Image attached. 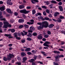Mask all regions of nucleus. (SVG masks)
I'll return each instance as SVG.
<instances>
[{
	"label": "nucleus",
	"instance_id": "1",
	"mask_svg": "<svg viewBox=\"0 0 65 65\" xmlns=\"http://www.w3.org/2000/svg\"><path fill=\"white\" fill-rule=\"evenodd\" d=\"M4 23V25L3 27V28H7L8 27L9 28L11 27V25L10 24H9V23L8 22H5Z\"/></svg>",
	"mask_w": 65,
	"mask_h": 65
},
{
	"label": "nucleus",
	"instance_id": "2",
	"mask_svg": "<svg viewBox=\"0 0 65 65\" xmlns=\"http://www.w3.org/2000/svg\"><path fill=\"white\" fill-rule=\"evenodd\" d=\"M30 12L29 11H26V9H24L21 10L20 11V12L21 13H24V14H27Z\"/></svg>",
	"mask_w": 65,
	"mask_h": 65
},
{
	"label": "nucleus",
	"instance_id": "3",
	"mask_svg": "<svg viewBox=\"0 0 65 65\" xmlns=\"http://www.w3.org/2000/svg\"><path fill=\"white\" fill-rule=\"evenodd\" d=\"M42 24L43 25V26L44 28H47L48 27V24L47 22L46 21L42 23Z\"/></svg>",
	"mask_w": 65,
	"mask_h": 65
},
{
	"label": "nucleus",
	"instance_id": "4",
	"mask_svg": "<svg viewBox=\"0 0 65 65\" xmlns=\"http://www.w3.org/2000/svg\"><path fill=\"white\" fill-rule=\"evenodd\" d=\"M14 56V55L13 54H9L7 55V58L8 60H10V58H12Z\"/></svg>",
	"mask_w": 65,
	"mask_h": 65
},
{
	"label": "nucleus",
	"instance_id": "5",
	"mask_svg": "<svg viewBox=\"0 0 65 65\" xmlns=\"http://www.w3.org/2000/svg\"><path fill=\"white\" fill-rule=\"evenodd\" d=\"M51 44L50 42L48 41H46V42H45L43 44V45L45 46H46L47 47H49L50 46L48 44Z\"/></svg>",
	"mask_w": 65,
	"mask_h": 65
},
{
	"label": "nucleus",
	"instance_id": "6",
	"mask_svg": "<svg viewBox=\"0 0 65 65\" xmlns=\"http://www.w3.org/2000/svg\"><path fill=\"white\" fill-rule=\"evenodd\" d=\"M11 0H8L7 1V4L9 5H12V3L11 2Z\"/></svg>",
	"mask_w": 65,
	"mask_h": 65
},
{
	"label": "nucleus",
	"instance_id": "7",
	"mask_svg": "<svg viewBox=\"0 0 65 65\" xmlns=\"http://www.w3.org/2000/svg\"><path fill=\"white\" fill-rule=\"evenodd\" d=\"M5 36H7V37H8L9 38H13V37L11 36V35L10 34H5Z\"/></svg>",
	"mask_w": 65,
	"mask_h": 65
},
{
	"label": "nucleus",
	"instance_id": "8",
	"mask_svg": "<svg viewBox=\"0 0 65 65\" xmlns=\"http://www.w3.org/2000/svg\"><path fill=\"white\" fill-rule=\"evenodd\" d=\"M42 35L41 34H39L38 37V39H42Z\"/></svg>",
	"mask_w": 65,
	"mask_h": 65
},
{
	"label": "nucleus",
	"instance_id": "9",
	"mask_svg": "<svg viewBox=\"0 0 65 65\" xmlns=\"http://www.w3.org/2000/svg\"><path fill=\"white\" fill-rule=\"evenodd\" d=\"M55 60L56 61H59V60L58 59L59 57V55L57 56H56L55 57Z\"/></svg>",
	"mask_w": 65,
	"mask_h": 65
},
{
	"label": "nucleus",
	"instance_id": "10",
	"mask_svg": "<svg viewBox=\"0 0 65 65\" xmlns=\"http://www.w3.org/2000/svg\"><path fill=\"white\" fill-rule=\"evenodd\" d=\"M18 22L20 23H24V20L22 19H20L19 20Z\"/></svg>",
	"mask_w": 65,
	"mask_h": 65
},
{
	"label": "nucleus",
	"instance_id": "11",
	"mask_svg": "<svg viewBox=\"0 0 65 65\" xmlns=\"http://www.w3.org/2000/svg\"><path fill=\"white\" fill-rule=\"evenodd\" d=\"M35 29V28L34 27L32 26H31L30 28V30L34 31Z\"/></svg>",
	"mask_w": 65,
	"mask_h": 65
},
{
	"label": "nucleus",
	"instance_id": "12",
	"mask_svg": "<svg viewBox=\"0 0 65 65\" xmlns=\"http://www.w3.org/2000/svg\"><path fill=\"white\" fill-rule=\"evenodd\" d=\"M59 8L60 10V11H63V9L62 7L60 6L59 7Z\"/></svg>",
	"mask_w": 65,
	"mask_h": 65
},
{
	"label": "nucleus",
	"instance_id": "13",
	"mask_svg": "<svg viewBox=\"0 0 65 65\" xmlns=\"http://www.w3.org/2000/svg\"><path fill=\"white\" fill-rule=\"evenodd\" d=\"M6 10L7 12H8V13H12V12H11V10H10V9H6Z\"/></svg>",
	"mask_w": 65,
	"mask_h": 65
},
{
	"label": "nucleus",
	"instance_id": "14",
	"mask_svg": "<svg viewBox=\"0 0 65 65\" xmlns=\"http://www.w3.org/2000/svg\"><path fill=\"white\" fill-rule=\"evenodd\" d=\"M31 50V49L30 48H26L25 50V51L26 52H29Z\"/></svg>",
	"mask_w": 65,
	"mask_h": 65
},
{
	"label": "nucleus",
	"instance_id": "15",
	"mask_svg": "<svg viewBox=\"0 0 65 65\" xmlns=\"http://www.w3.org/2000/svg\"><path fill=\"white\" fill-rule=\"evenodd\" d=\"M0 10L1 11H3L5 10L4 9V7L3 6L1 7H0Z\"/></svg>",
	"mask_w": 65,
	"mask_h": 65
},
{
	"label": "nucleus",
	"instance_id": "16",
	"mask_svg": "<svg viewBox=\"0 0 65 65\" xmlns=\"http://www.w3.org/2000/svg\"><path fill=\"white\" fill-rule=\"evenodd\" d=\"M18 34L17 32H15V33L13 34V35H14V37H16V38L17 37H18V35H17Z\"/></svg>",
	"mask_w": 65,
	"mask_h": 65
},
{
	"label": "nucleus",
	"instance_id": "17",
	"mask_svg": "<svg viewBox=\"0 0 65 65\" xmlns=\"http://www.w3.org/2000/svg\"><path fill=\"white\" fill-rule=\"evenodd\" d=\"M51 3H54V4H57V2L54 0L51 1Z\"/></svg>",
	"mask_w": 65,
	"mask_h": 65
},
{
	"label": "nucleus",
	"instance_id": "18",
	"mask_svg": "<svg viewBox=\"0 0 65 65\" xmlns=\"http://www.w3.org/2000/svg\"><path fill=\"white\" fill-rule=\"evenodd\" d=\"M24 6L23 5H21L19 7V8L20 9H23L24 8Z\"/></svg>",
	"mask_w": 65,
	"mask_h": 65
},
{
	"label": "nucleus",
	"instance_id": "19",
	"mask_svg": "<svg viewBox=\"0 0 65 65\" xmlns=\"http://www.w3.org/2000/svg\"><path fill=\"white\" fill-rule=\"evenodd\" d=\"M54 26V25L53 24H50L48 26V27H49L50 28H53V27Z\"/></svg>",
	"mask_w": 65,
	"mask_h": 65
},
{
	"label": "nucleus",
	"instance_id": "20",
	"mask_svg": "<svg viewBox=\"0 0 65 65\" xmlns=\"http://www.w3.org/2000/svg\"><path fill=\"white\" fill-rule=\"evenodd\" d=\"M28 34L27 35V36L28 37H31L32 36V34L30 33H28Z\"/></svg>",
	"mask_w": 65,
	"mask_h": 65
},
{
	"label": "nucleus",
	"instance_id": "21",
	"mask_svg": "<svg viewBox=\"0 0 65 65\" xmlns=\"http://www.w3.org/2000/svg\"><path fill=\"white\" fill-rule=\"evenodd\" d=\"M29 61L30 62H33L35 61V59H31L30 60H29Z\"/></svg>",
	"mask_w": 65,
	"mask_h": 65
},
{
	"label": "nucleus",
	"instance_id": "22",
	"mask_svg": "<svg viewBox=\"0 0 65 65\" xmlns=\"http://www.w3.org/2000/svg\"><path fill=\"white\" fill-rule=\"evenodd\" d=\"M3 59L5 61H7V60L8 59L5 56L3 58Z\"/></svg>",
	"mask_w": 65,
	"mask_h": 65
},
{
	"label": "nucleus",
	"instance_id": "23",
	"mask_svg": "<svg viewBox=\"0 0 65 65\" xmlns=\"http://www.w3.org/2000/svg\"><path fill=\"white\" fill-rule=\"evenodd\" d=\"M59 14V13L58 12H56L54 14V15L55 17H57V15H58V14Z\"/></svg>",
	"mask_w": 65,
	"mask_h": 65
},
{
	"label": "nucleus",
	"instance_id": "24",
	"mask_svg": "<svg viewBox=\"0 0 65 65\" xmlns=\"http://www.w3.org/2000/svg\"><path fill=\"white\" fill-rule=\"evenodd\" d=\"M21 56H26V53H21Z\"/></svg>",
	"mask_w": 65,
	"mask_h": 65
},
{
	"label": "nucleus",
	"instance_id": "25",
	"mask_svg": "<svg viewBox=\"0 0 65 65\" xmlns=\"http://www.w3.org/2000/svg\"><path fill=\"white\" fill-rule=\"evenodd\" d=\"M32 14L33 15H34V14L36 13V11H35V10H32Z\"/></svg>",
	"mask_w": 65,
	"mask_h": 65
},
{
	"label": "nucleus",
	"instance_id": "26",
	"mask_svg": "<svg viewBox=\"0 0 65 65\" xmlns=\"http://www.w3.org/2000/svg\"><path fill=\"white\" fill-rule=\"evenodd\" d=\"M38 18L39 20H42V19H43V17L42 16L39 17H38Z\"/></svg>",
	"mask_w": 65,
	"mask_h": 65
},
{
	"label": "nucleus",
	"instance_id": "27",
	"mask_svg": "<svg viewBox=\"0 0 65 65\" xmlns=\"http://www.w3.org/2000/svg\"><path fill=\"white\" fill-rule=\"evenodd\" d=\"M26 40L28 41H31L32 40V39L30 38H27L26 39Z\"/></svg>",
	"mask_w": 65,
	"mask_h": 65
},
{
	"label": "nucleus",
	"instance_id": "28",
	"mask_svg": "<svg viewBox=\"0 0 65 65\" xmlns=\"http://www.w3.org/2000/svg\"><path fill=\"white\" fill-rule=\"evenodd\" d=\"M27 58L26 57H24L23 58V61H26L27 60Z\"/></svg>",
	"mask_w": 65,
	"mask_h": 65
},
{
	"label": "nucleus",
	"instance_id": "29",
	"mask_svg": "<svg viewBox=\"0 0 65 65\" xmlns=\"http://www.w3.org/2000/svg\"><path fill=\"white\" fill-rule=\"evenodd\" d=\"M27 24H28V25H32V24H34V23H31V22H28L27 23Z\"/></svg>",
	"mask_w": 65,
	"mask_h": 65
},
{
	"label": "nucleus",
	"instance_id": "30",
	"mask_svg": "<svg viewBox=\"0 0 65 65\" xmlns=\"http://www.w3.org/2000/svg\"><path fill=\"white\" fill-rule=\"evenodd\" d=\"M1 20H2L3 21H4V22H3L4 23V22H7V21H6V19H5V18L2 19H1Z\"/></svg>",
	"mask_w": 65,
	"mask_h": 65
},
{
	"label": "nucleus",
	"instance_id": "31",
	"mask_svg": "<svg viewBox=\"0 0 65 65\" xmlns=\"http://www.w3.org/2000/svg\"><path fill=\"white\" fill-rule=\"evenodd\" d=\"M23 27H24V26L23 25H21L19 26V29H22V28Z\"/></svg>",
	"mask_w": 65,
	"mask_h": 65
},
{
	"label": "nucleus",
	"instance_id": "32",
	"mask_svg": "<svg viewBox=\"0 0 65 65\" xmlns=\"http://www.w3.org/2000/svg\"><path fill=\"white\" fill-rule=\"evenodd\" d=\"M31 1L33 4H35V0H31Z\"/></svg>",
	"mask_w": 65,
	"mask_h": 65
},
{
	"label": "nucleus",
	"instance_id": "33",
	"mask_svg": "<svg viewBox=\"0 0 65 65\" xmlns=\"http://www.w3.org/2000/svg\"><path fill=\"white\" fill-rule=\"evenodd\" d=\"M17 59H18V60L19 61H21V60H22L21 58L20 57H18Z\"/></svg>",
	"mask_w": 65,
	"mask_h": 65
},
{
	"label": "nucleus",
	"instance_id": "34",
	"mask_svg": "<svg viewBox=\"0 0 65 65\" xmlns=\"http://www.w3.org/2000/svg\"><path fill=\"white\" fill-rule=\"evenodd\" d=\"M16 64H17V65H21V63L20 62H17L16 63Z\"/></svg>",
	"mask_w": 65,
	"mask_h": 65
},
{
	"label": "nucleus",
	"instance_id": "35",
	"mask_svg": "<svg viewBox=\"0 0 65 65\" xmlns=\"http://www.w3.org/2000/svg\"><path fill=\"white\" fill-rule=\"evenodd\" d=\"M10 22L11 23H13L14 22V20H10Z\"/></svg>",
	"mask_w": 65,
	"mask_h": 65
},
{
	"label": "nucleus",
	"instance_id": "36",
	"mask_svg": "<svg viewBox=\"0 0 65 65\" xmlns=\"http://www.w3.org/2000/svg\"><path fill=\"white\" fill-rule=\"evenodd\" d=\"M32 53V54H36V51L35 50H32L31 51Z\"/></svg>",
	"mask_w": 65,
	"mask_h": 65
},
{
	"label": "nucleus",
	"instance_id": "37",
	"mask_svg": "<svg viewBox=\"0 0 65 65\" xmlns=\"http://www.w3.org/2000/svg\"><path fill=\"white\" fill-rule=\"evenodd\" d=\"M3 18V16L2 15V12H0V19H1V18Z\"/></svg>",
	"mask_w": 65,
	"mask_h": 65
},
{
	"label": "nucleus",
	"instance_id": "38",
	"mask_svg": "<svg viewBox=\"0 0 65 65\" xmlns=\"http://www.w3.org/2000/svg\"><path fill=\"white\" fill-rule=\"evenodd\" d=\"M22 16L24 18H27L26 16L24 14H22Z\"/></svg>",
	"mask_w": 65,
	"mask_h": 65
},
{
	"label": "nucleus",
	"instance_id": "39",
	"mask_svg": "<svg viewBox=\"0 0 65 65\" xmlns=\"http://www.w3.org/2000/svg\"><path fill=\"white\" fill-rule=\"evenodd\" d=\"M48 36H49V35H46L44 36V37L45 38H47Z\"/></svg>",
	"mask_w": 65,
	"mask_h": 65
},
{
	"label": "nucleus",
	"instance_id": "40",
	"mask_svg": "<svg viewBox=\"0 0 65 65\" xmlns=\"http://www.w3.org/2000/svg\"><path fill=\"white\" fill-rule=\"evenodd\" d=\"M15 32V29H12L11 30V32L12 33H14Z\"/></svg>",
	"mask_w": 65,
	"mask_h": 65
},
{
	"label": "nucleus",
	"instance_id": "41",
	"mask_svg": "<svg viewBox=\"0 0 65 65\" xmlns=\"http://www.w3.org/2000/svg\"><path fill=\"white\" fill-rule=\"evenodd\" d=\"M40 29H43L44 27L43 26V25H40Z\"/></svg>",
	"mask_w": 65,
	"mask_h": 65
},
{
	"label": "nucleus",
	"instance_id": "42",
	"mask_svg": "<svg viewBox=\"0 0 65 65\" xmlns=\"http://www.w3.org/2000/svg\"><path fill=\"white\" fill-rule=\"evenodd\" d=\"M32 35L34 36H37V34L35 32L32 34Z\"/></svg>",
	"mask_w": 65,
	"mask_h": 65
},
{
	"label": "nucleus",
	"instance_id": "43",
	"mask_svg": "<svg viewBox=\"0 0 65 65\" xmlns=\"http://www.w3.org/2000/svg\"><path fill=\"white\" fill-rule=\"evenodd\" d=\"M46 4H47V5H48L50 4V2L48 1H47V2H45Z\"/></svg>",
	"mask_w": 65,
	"mask_h": 65
},
{
	"label": "nucleus",
	"instance_id": "44",
	"mask_svg": "<svg viewBox=\"0 0 65 65\" xmlns=\"http://www.w3.org/2000/svg\"><path fill=\"white\" fill-rule=\"evenodd\" d=\"M42 8H44V9H46L47 8V7H46L45 6H42Z\"/></svg>",
	"mask_w": 65,
	"mask_h": 65
},
{
	"label": "nucleus",
	"instance_id": "45",
	"mask_svg": "<svg viewBox=\"0 0 65 65\" xmlns=\"http://www.w3.org/2000/svg\"><path fill=\"white\" fill-rule=\"evenodd\" d=\"M24 26L25 27V28H29V26L27 25L26 24L24 25Z\"/></svg>",
	"mask_w": 65,
	"mask_h": 65
},
{
	"label": "nucleus",
	"instance_id": "46",
	"mask_svg": "<svg viewBox=\"0 0 65 65\" xmlns=\"http://www.w3.org/2000/svg\"><path fill=\"white\" fill-rule=\"evenodd\" d=\"M48 34V35H51V32L50 31H48L47 32Z\"/></svg>",
	"mask_w": 65,
	"mask_h": 65
},
{
	"label": "nucleus",
	"instance_id": "47",
	"mask_svg": "<svg viewBox=\"0 0 65 65\" xmlns=\"http://www.w3.org/2000/svg\"><path fill=\"white\" fill-rule=\"evenodd\" d=\"M59 18H60V19H64V17L62 16H60L59 17Z\"/></svg>",
	"mask_w": 65,
	"mask_h": 65
},
{
	"label": "nucleus",
	"instance_id": "48",
	"mask_svg": "<svg viewBox=\"0 0 65 65\" xmlns=\"http://www.w3.org/2000/svg\"><path fill=\"white\" fill-rule=\"evenodd\" d=\"M27 54L28 55H31V54H32V53H31V52H28L27 53Z\"/></svg>",
	"mask_w": 65,
	"mask_h": 65
},
{
	"label": "nucleus",
	"instance_id": "49",
	"mask_svg": "<svg viewBox=\"0 0 65 65\" xmlns=\"http://www.w3.org/2000/svg\"><path fill=\"white\" fill-rule=\"evenodd\" d=\"M37 23L38 25H41L42 24L41 22H39Z\"/></svg>",
	"mask_w": 65,
	"mask_h": 65
},
{
	"label": "nucleus",
	"instance_id": "50",
	"mask_svg": "<svg viewBox=\"0 0 65 65\" xmlns=\"http://www.w3.org/2000/svg\"><path fill=\"white\" fill-rule=\"evenodd\" d=\"M43 13L44 15H46V12H43Z\"/></svg>",
	"mask_w": 65,
	"mask_h": 65
},
{
	"label": "nucleus",
	"instance_id": "51",
	"mask_svg": "<svg viewBox=\"0 0 65 65\" xmlns=\"http://www.w3.org/2000/svg\"><path fill=\"white\" fill-rule=\"evenodd\" d=\"M62 4V3L61 2H60L58 3V4L59 5H61Z\"/></svg>",
	"mask_w": 65,
	"mask_h": 65
},
{
	"label": "nucleus",
	"instance_id": "52",
	"mask_svg": "<svg viewBox=\"0 0 65 65\" xmlns=\"http://www.w3.org/2000/svg\"><path fill=\"white\" fill-rule=\"evenodd\" d=\"M49 19H49V18H48L45 17V20H49Z\"/></svg>",
	"mask_w": 65,
	"mask_h": 65
},
{
	"label": "nucleus",
	"instance_id": "53",
	"mask_svg": "<svg viewBox=\"0 0 65 65\" xmlns=\"http://www.w3.org/2000/svg\"><path fill=\"white\" fill-rule=\"evenodd\" d=\"M46 12L48 13H50V11L48 10H46Z\"/></svg>",
	"mask_w": 65,
	"mask_h": 65
},
{
	"label": "nucleus",
	"instance_id": "54",
	"mask_svg": "<svg viewBox=\"0 0 65 65\" xmlns=\"http://www.w3.org/2000/svg\"><path fill=\"white\" fill-rule=\"evenodd\" d=\"M16 39H17V40H20L21 38L19 37H17L16 38Z\"/></svg>",
	"mask_w": 65,
	"mask_h": 65
},
{
	"label": "nucleus",
	"instance_id": "55",
	"mask_svg": "<svg viewBox=\"0 0 65 65\" xmlns=\"http://www.w3.org/2000/svg\"><path fill=\"white\" fill-rule=\"evenodd\" d=\"M28 32L29 33H32L33 32V31L30 30H29L28 31Z\"/></svg>",
	"mask_w": 65,
	"mask_h": 65
},
{
	"label": "nucleus",
	"instance_id": "56",
	"mask_svg": "<svg viewBox=\"0 0 65 65\" xmlns=\"http://www.w3.org/2000/svg\"><path fill=\"white\" fill-rule=\"evenodd\" d=\"M21 41L22 43H24V42H25V40H22Z\"/></svg>",
	"mask_w": 65,
	"mask_h": 65
},
{
	"label": "nucleus",
	"instance_id": "57",
	"mask_svg": "<svg viewBox=\"0 0 65 65\" xmlns=\"http://www.w3.org/2000/svg\"><path fill=\"white\" fill-rule=\"evenodd\" d=\"M59 58H63L64 57V55H61L59 56Z\"/></svg>",
	"mask_w": 65,
	"mask_h": 65
},
{
	"label": "nucleus",
	"instance_id": "58",
	"mask_svg": "<svg viewBox=\"0 0 65 65\" xmlns=\"http://www.w3.org/2000/svg\"><path fill=\"white\" fill-rule=\"evenodd\" d=\"M42 40L43 41H46V39L45 38H43L42 39Z\"/></svg>",
	"mask_w": 65,
	"mask_h": 65
},
{
	"label": "nucleus",
	"instance_id": "59",
	"mask_svg": "<svg viewBox=\"0 0 65 65\" xmlns=\"http://www.w3.org/2000/svg\"><path fill=\"white\" fill-rule=\"evenodd\" d=\"M54 65H59V64L57 63H56V62H54Z\"/></svg>",
	"mask_w": 65,
	"mask_h": 65
},
{
	"label": "nucleus",
	"instance_id": "60",
	"mask_svg": "<svg viewBox=\"0 0 65 65\" xmlns=\"http://www.w3.org/2000/svg\"><path fill=\"white\" fill-rule=\"evenodd\" d=\"M57 21H58V22H59V23H60V22H61L62 20H61L60 19H59Z\"/></svg>",
	"mask_w": 65,
	"mask_h": 65
},
{
	"label": "nucleus",
	"instance_id": "61",
	"mask_svg": "<svg viewBox=\"0 0 65 65\" xmlns=\"http://www.w3.org/2000/svg\"><path fill=\"white\" fill-rule=\"evenodd\" d=\"M38 63H40V64H43V62H41L40 61H38Z\"/></svg>",
	"mask_w": 65,
	"mask_h": 65
},
{
	"label": "nucleus",
	"instance_id": "62",
	"mask_svg": "<svg viewBox=\"0 0 65 65\" xmlns=\"http://www.w3.org/2000/svg\"><path fill=\"white\" fill-rule=\"evenodd\" d=\"M38 15H40V16H41V14L40 13H38Z\"/></svg>",
	"mask_w": 65,
	"mask_h": 65
},
{
	"label": "nucleus",
	"instance_id": "63",
	"mask_svg": "<svg viewBox=\"0 0 65 65\" xmlns=\"http://www.w3.org/2000/svg\"><path fill=\"white\" fill-rule=\"evenodd\" d=\"M14 14L15 15H16V16L18 15V13L17 12H15L14 13Z\"/></svg>",
	"mask_w": 65,
	"mask_h": 65
},
{
	"label": "nucleus",
	"instance_id": "64",
	"mask_svg": "<svg viewBox=\"0 0 65 65\" xmlns=\"http://www.w3.org/2000/svg\"><path fill=\"white\" fill-rule=\"evenodd\" d=\"M37 56H35L34 57V59H35V60H36V58H37Z\"/></svg>",
	"mask_w": 65,
	"mask_h": 65
}]
</instances>
